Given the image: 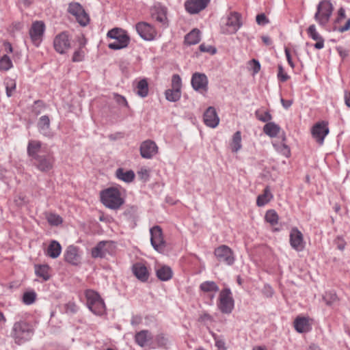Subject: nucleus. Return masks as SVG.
Here are the masks:
<instances>
[{"label": "nucleus", "mask_w": 350, "mask_h": 350, "mask_svg": "<svg viewBox=\"0 0 350 350\" xmlns=\"http://www.w3.org/2000/svg\"><path fill=\"white\" fill-rule=\"evenodd\" d=\"M215 347L217 350H226L225 342L222 339L215 338Z\"/></svg>", "instance_id": "60"}, {"label": "nucleus", "mask_w": 350, "mask_h": 350, "mask_svg": "<svg viewBox=\"0 0 350 350\" xmlns=\"http://www.w3.org/2000/svg\"><path fill=\"white\" fill-rule=\"evenodd\" d=\"M84 56H85L84 51L81 49H79L77 50L76 51H75L72 58V60L74 62H81L83 60Z\"/></svg>", "instance_id": "48"}, {"label": "nucleus", "mask_w": 350, "mask_h": 350, "mask_svg": "<svg viewBox=\"0 0 350 350\" xmlns=\"http://www.w3.org/2000/svg\"><path fill=\"white\" fill-rule=\"evenodd\" d=\"M285 55H286V59H287V61L289 64V65L291 66V67H293V63L292 62V59H291V54H290V51L288 50V48H285Z\"/></svg>", "instance_id": "62"}, {"label": "nucleus", "mask_w": 350, "mask_h": 350, "mask_svg": "<svg viewBox=\"0 0 350 350\" xmlns=\"http://www.w3.org/2000/svg\"><path fill=\"white\" fill-rule=\"evenodd\" d=\"M139 150L140 153H157L158 147L154 141L148 139L142 143Z\"/></svg>", "instance_id": "34"}, {"label": "nucleus", "mask_w": 350, "mask_h": 350, "mask_svg": "<svg viewBox=\"0 0 350 350\" xmlns=\"http://www.w3.org/2000/svg\"><path fill=\"white\" fill-rule=\"evenodd\" d=\"M45 25L42 21H36L32 24L29 30V35L35 45L38 46L41 41Z\"/></svg>", "instance_id": "17"}, {"label": "nucleus", "mask_w": 350, "mask_h": 350, "mask_svg": "<svg viewBox=\"0 0 350 350\" xmlns=\"http://www.w3.org/2000/svg\"><path fill=\"white\" fill-rule=\"evenodd\" d=\"M256 23L260 25H265L269 23V20L265 14H260L256 16Z\"/></svg>", "instance_id": "55"}, {"label": "nucleus", "mask_w": 350, "mask_h": 350, "mask_svg": "<svg viewBox=\"0 0 350 350\" xmlns=\"http://www.w3.org/2000/svg\"><path fill=\"white\" fill-rule=\"evenodd\" d=\"M204 122L205 124L211 128H215L219 122V118L216 110L213 107H209L204 113Z\"/></svg>", "instance_id": "19"}, {"label": "nucleus", "mask_w": 350, "mask_h": 350, "mask_svg": "<svg viewBox=\"0 0 350 350\" xmlns=\"http://www.w3.org/2000/svg\"><path fill=\"white\" fill-rule=\"evenodd\" d=\"M138 176L141 180H143L144 181H146L148 180L149 177V173L148 171L146 169H141L138 172Z\"/></svg>", "instance_id": "58"}, {"label": "nucleus", "mask_w": 350, "mask_h": 350, "mask_svg": "<svg viewBox=\"0 0 350 350\" xmlns=\"http://www.w3.org/2000/svg\"><path fill=\"white\" fill-rule=\"evenodd\" d=\"M38 127L40 133L46 137L52 136V133L50 129V120L49 116H41L38 122Z\"/></svg>", "instance_id": "27"}, {"label": "nucleus", "mask_w": 350, "mask_h": 350, "mask_svg": "<svg viewBox=\"0 0 350 350\" xmlns=\"http://www.w3.org/2000/svg\"><path fill=\"white\" fill-rule=\"evenodd\" d=\"M200 50L202 52H208L211 54H215L216 53V49L214 46L211 45H205L204 44H202L200 45Z\"/></svg>", "instance_id": "53"}, {"label": "nucleus", "mask_w": 350, "mask_h": 350, "mask_svg": "<svg viewBox=\"0 0 350 350\" xmlns=\"http://www.w3.org/2000/svg\"><path fill=\"white\" fill-rule=\"evenodd\" d=\"M230 146L232 152H237L241 149V135L240 131H237L234 133Z\"/></svg>", "instance_id": "38"}, {"label": "nucleus", "mask_w": 350, "mask_h": 350, "mask_svg": "<svg viewBox=\"0 0 350 350\" xmlns=\"http://www.w3.org/2000/svg\"><path fill=\"white\" fill-rule=\"evenodd\" d=\"M116 176L124 183H130L134 180L135 174L131 170H126L122 167H119L116 171Z\"/></svg>", "instance_id": "26"}, {"label": "nucleus", "mask_w": 350, "mask_h": 350, "mask_svg": "<svg viewBox=\"0 0 350 350\" xmlns=\"http://www.w3.org/2000/svg\"><path fill=\"white\" fill-rule=\"evenodd\" d=\"M13 66L12 60L7 55H3L0 59V70L8 71Z\"/></svg>", "instance_id": "40"}, {"label": "nucleus", "mask_w": 350, "mask_h": 350, "mask_svg": "<svg viewBox=\"0 0 350 350\" xmlns=\"http://www.w3.org/2000/svg\"><path fill=\"white\" fill-rule=\"evenodd\" d=\"M334 6L329 0H323L317 6L314 18L321 25H326L332 14Z\"/></svg>", "instance_id": "6"}, {"label": "nucleus", "mask_w": 350, "mask_h": 350, "mask_svg": "<svg viewBox=\"0 0 350 350\" xmlns=\"http://www.w3.org/2000/svg\"><path fill=\"white\" fill-rule=\"evenodd\" d=\"M107 36L114 41L108 44V47L113 50H119L126 47L130 38L126 32L120 28H113L107 33Z\"/></svg>", "instance_id": "3"}, {"label": "nucleus", "mask_w": 350, "mask_h": 350, "mask_svg": "<svg viewBox=\"0 0 350 350\" xmlns=\"http://www.w3.org/2000/svg\"><path fill=\"white\" fill-rule=\"evenodd\" d=\"M135 29L139 36L145 40H152L157 36L154 28L146 22L137 23Z\"/></svg>", "instance_id": "12"}, {"label": "nucleus", "mask_w": 350, "mask_h": 350, "mask_svg": "<svg viewBox=\"0 0 350 350\" xmlns=\"http://www.w3.org/2000/svg\"><path fill=\"white\" fill-rule=\"evenodd\" d=\"M327 123L321 121L315 124L311 129V135L312 138L319 144L323 143L325 136L329 133Z\"/></svg>", "instance_id": "11"}, {"label": "nucleus", "mask_w": 350, "mask_h": 350, "mask_svg": "<svg viewBox=\"0 0 350 350\" xmlns=\"http://www.w3.org/2000/svg\"><path fill=\"white\" fill-rule=\"evenodd\" d=\"M181 85L182 81L180 76L177 74L174 75L172 78V88L180 91Z\"/></svg>", "instance_id": "47"}, {"label": "nucleus", "mask_w": 350, "mask_h": 350, "mask_svg": "<svg viewBox=\"0 0 350 350\" xmlns=\"http://www.w3.org/2000/svg\"><path fill=\"white\" fill-rule=\"evenodd\" d=\"M345 245H346V243H345V241L343 240L340 239H338V243H337L338 249L342 251L345 247Z\"/></svg>", "instance_id": "64"}, {"label": "nucleus", "mask_w": 350, "mask_h": 350, "mask_svg": "<svg viewBox=\"0 0 350 350\" xmlns=\"http://www.w3.org/2000/svg\"><path fill=\"white\" fill-rule=\"evenodd\" d=\"M323 299L328 306H331L338 301V297L334 291L325 292L323 296Z\"/></svg>", "instance_id": "41"}, {"label": "nucleus", "mask_w": 350, "mask_h": 350, "mask_svg": "<svg viewBox=\"0 0 350 350\" xmlns=\"http://www.w3.org/2000/svg\"><path fill=\"white\" fill-rule=\"evenodd\" d=\"M151 340L152 335L148 330H142L135 336V342L142 347L147 346Z\"/></svg>", "instance_id": "25"}, {"label": "nucleus", "mask_w": 350, "mask_h": 350, "mask_svg": "<svg viewBox=\"0 0 350 350\" xmlns=\"http://www.w3.org/2000/svg\"><path fill=\"white\" fill-rule=\"evenodd\" d=\"M62 252V246L57 241H52L46 252L47 256L52 258H57Z\"/></svg>", "instance_id": "31"}, {"label": "nucleus", "mask_w": 350, "mask_h": 350, "mask_svg": "<svg viewBox=\"0 0 350 350\" xmlns=\"http://www.w3.org/2000/svg\"><path fill=\"white\" fill-rule=\"evenodd\" d=\"M217 307L222 313H231L234 308V299L230 288H226L221 291Z\"/></svg>", "instance_id": "7"}, {"label": "nucleus", "mask_w": 350, "mask_h": 350, "mask_svg": "<svg viewBox=\"0 0 350 350\" xmlns=\"http://www.w3.org/2000/svg\"><path fill=\"white\" fill-rule=\"evenodd\" d=\"M51 268L48 265H35L36 275L42 278L43 281H47L51 278Z\"/></svg>", "instance_id": "29"}, {"label": "nucleus", "mask_w": 350, "mask_h": 350, "mask_svg": "<svg viewBox=\"0 0 350 350\" xmlns=\"http://www.w3.org/2000/svg\"><path fill=\"white\" fill-rule=\"evenodd\" d=\"M150 243L153 248L160 253L163 252L166 245L161 228L154 226L150 229Z\"/></svg>", "instance_id": "8"}, {"label": "nucleus", "mask_w": 350, "mask_h": 350, "mask_svg": "<svg viewBox=\"0 0 350 350\" xmlns=\"http://www.w3.org/2000/svg\"><path fill=\"white\" fill-rule=\"evenodd\" d=\"M191 83L196 91L204 92L208 90V78L203 73L195 72L193 74Z\"/></svg>", "instance_id": "15"}, {"label": "nucleus", "mask_w": 350, "mask_h": 350, "mask_svg": "<svg viewBox=\"0 0 350 350\" xmlns=\"http://www.w3.org/2000/svg\"><path fill=\"white\" fill-rule=\"evenodd\" d=\"M68 12L75 17L77 22L81 26H86L89 23V16L80 3L76 2L70 3L68 8Z\"/></svg>", "instance_id": "9"}, {"label": "nucleus", "mask_w": 350, "mask_h": 350, "mask_svg": "<svg viewBox=\"0 0 350 350\" xmlns=\"http://www.w3.org/2000/svg\"><path fill=\"white\" fill-rule=\"evenodd\" d=\"M294 328L299 333H303L306 328V317H297L294 321Z\"/></svg>", "instance_id": "37"}, {"label": "nucleus", "mask_w": 350, "mask_h": 350, "mask_svg": "<svg viewBox=\"0 0 350 350\" xmlns=\"http://www.w3.org/2000/svg\"><path fill=\"white\" fill-rule=\"evenodd\" d=\"M157 278L161 281H167L172 278V269L166 265L161 266L156 270Z\"/></svg>", "instance_id": "30"}, {"label": "nucleus", "mask_w": 350, "mask_h": 350, "mask_svg": "<svg viewBox=\"0 0 350 350\" xmlns=\"http://www.w3.org/2000/svg\"><path fill=\"white\" fill-rule=\"evenodd\" d=\"M152 17L162 26L167 25V8L161 5L154 6L152 11Z\"/></svg>", "instance_id": "22"}, {"label": "nucleus", "mask_w": 350, "mask_h": 350, "mask_svg": "<svg viewBox=\"0 0 350 350\" xmlns=\"http://www.w3.org/2000/svg\"><path fill=\"white\" fill-rule=\"evenodd\" d=\"M255 116L258 120L262 122L268 123L270 122V121L272 120V116L269 111L262 112L259 110H257L255 112Z\"/></svg>", "instance_id": "43"}, {"label": "nucleus", "mask_w": 350, "mask_h": 350, "mask_svg": "<svg viewBox=\"0 0 350 350\" xmlns=\"http://www.w3.org/2000/svg\"><path fill=\"white\" fill-rule=\"evenodd\" d=\"M31 161L40 171H47L52 167V160L44 154H30Z\"/></svg>", "instance_id": "18"}, {"label": "nucleus", "mask_w": 350, "mask_h": 350, "mask_svg": "<svg viewBox=\"0 0 350 350\" xmlns=\"http://www.w3.org/2000/svg\"><path fill=\"white\" fill-rule=\"evenodd\" d=\"M241 18V14L238 12H230L221 25V33L224 34L235 33L242 25Z\"/></svg>", "instance_id": "5"}, {"label": "nucleus", "mask_w": 350, "mask_h": 350, "mask_svg": "<svg viewBox=\"0 0 350 350\" xmlns=\"http://www.w3.org/2000/svg\"><path fill=\"white\" fill-rule=\"evenodd\" d=\"M250 64L252 70H253V75H256L260 71V64L258 60H256L255 59H252L250 62Z\"/></svg>", "instance_id": "51"}, {"label": "nucleus", "mask_w": 350, "mask_h": 350, "mask_svg": "<svg viewBox=\"0 0 350 350\" xmlns=\"http://www.w3.org/2000/svg\"><path fill=\"white\" fill-rule=\"evenodd\" d=\"M290 243L292 247L297 251L304 248L303 235L297 228H293L291 231Z\"/></svg>", "instance_id": "23"}, {"label": "nucleus", "mask_w": 350, "mask_h": 350, "mask_svg": "<svg viewBox=\"0 0 350 350\" xmlns=\"http://www.w3.org/2000/svg\"><path fill=\"white\" fill-rule=\"evenodd\" d=\"M280 131L279 125L273 122L267 123L263 127V132L270 137H274L278 135Z\"/></svg>", "instance_id": "35"}, {"label": "nucleus", "mask_w": 350, "mask_h": 350, "mask_svg": "<svg viewBox=\"0 0 350 350\" xmlns=\"http://www.w3.org/2000/svg\"><path fill=\"white\" fill-rule=\"evenodd\" d=\"M273 194L271 192L269 187H266L263 191V193L259 195L256 199V204L258 206H263L269 202L273 198Z\"/></svg>", "instance_id": "32"}, {"label": "nucleus", "mask_w": 350, "mask_h": 350, "mask_svg": "<svg viewBox=\"0 0 350 350\" xmlns=\"http://www.w3.org/2000/svg\"><path fill=\"white\" fill-rule=\"evenodd\" d=\"M6 94L8 97L12 95L13 92L16 90V84L14 79L8 78L5 81Z\"/></svg>", "instance_id": "44"}, {"label": "nucleus", "mask_w": 350, "mask_h": 350, "mask_svg": "<svg viewBox=\"0 0 350 350\" xmlns=\"http://www.w3.org/2000/svg\"><path fill=\"white\" fill-rule=\"evenodd\" d=\"M276 150L278 151H281L283 153H289L290 152L289 147L285 144H282L281 147L280 148H277Z\"/></svg>", "instance_id": "63"}, {"label": "nucleus", "mask_w": 350, "mask_h": 350, "mask_svg": "<svg viewBox=\"0 0 350 350\" xmlns=\"http://www.w3.org/2000/svg\"><path fill=\"white\" fill-rule=\"evenodd\" d=\"M265 219L271 225L273 226L278 223V215L273 210H269L265 214Z\"/></svg>", "instance_id": "42"}, {"label": "nucleus", "mask_w": 350, "mask_h": 350, "mask_svg": "<svg viewBox=\"0 0 350 350\" xmlns=\"http://www.w3.org/2000/svg\"><path fill=\"white\" fill-rule=\"evenodd\" d=\"M113 243L110 241H100L92 250L93 258H105L113 250Z\"/></svg>", "instance_id": "14"}, {"label": "nucleus", "mask_w": 350, "mask_h": 350, "mask_svg": "<svg viewBox=\"0 0 350 350\" xmlns=\"http://www.w3.org/2000/svg\"><path fill=\"white\" fill-rule=\"evenodd\" d=\"M308 34L312 40L316 41V43L311 44L314 49L319 50L324 47L325 40L319 32H317L314 25H310L308 28Z\"/></svg>", "instance_id": "24"}, {"label": "nucleus", "mask_w": 350, "mask_h": 350, "mask_svg": "<svg viewBox=\"0 0 350 350\" xmlns=\"http://www.w3.org/2000/svg\"><path fill=\"white\" fill-rule=\"evenodd\" d=\"M114 99L116 102L120 106L127 107L128 103L125 98V97L119 95L118 94H114Z\"/></svg>", "instance_id": "52"}, {"label": "nucleus", "mask_w": 350, "mask_h": 350, "mask_svg": "<svg viewBox=\"0 0 350 350\" xmlns=\"http://www.w3.org/2000/svg\"><path fill=\"white\" fill-rule=\"evenodd\" d=\"M214 254L219 262L232 265L234 262L233 252L227 245H223L215 250Z\"/></svg>", "instance_id": "10"}, {"label": "nucleus", "mask_w": 350, "mask_h": 350, "mask_svg": "<svg viewBox=\"0 0 350 350\" xmlns=\"http://www.w3.org/2000/svg\"><path fill=\"white\" fill-rule=\"evenodd\" d=\"M64 258L66 262L74 265H78L81 260L79 248L74 245L68 246L65 252Z\"/></svg>", "instance_id": "20"}, {"label": "nucleus", "mask_w": 350, "mask_h": 350, "mask_svg": "<svg viewBox=\"0 0 350 350\" xmlns=\"http://www.w3.org/2000/svg\"><path fill=\"white\" fill-rule=\"evenodd\" d=\"M346 17L345 10L343 8H340L338 11V16L334 20L335 25L338 23H341V21L345 19Z\"/></svg>", "instance_id": "54"}, {"label": "nucleus", "mask_w": 350, "mask_h": 350, "mask_svg": "<svg viewBox=\"0 0 350 350\" xmlns=\"http://www.w3.org/2000/svg\"><path fill=\"white\" fill-rule=\"evenodd\" d=\"M134 275L141 282H145L148 280L149 271L146 265L142 262H136L132 267Z\"/></svg>", "instance_id": "21"}, {"label": "nucleus", "mask_w": 350, "mask_h": 350, "mask_svg": "<svg viewBox=\"0 0 350 350\" xmlns=\"http://www.w3.org/2000/svg\"><path fill=\"white\" fill-rule=\"evenodd\" d=\"M165 98L170 102L178 101L181 97V92L176 89H169L165 92Z\"/></svg>", "instance_id": "39"}, {"label": "nucleus", "mask_w": 350, "mask_h": 350, "mask_svg": "<svg viewBox=\"0 0 350 350\" xmlns=\"http://www.w3.org/2000/svg\"><path fill=\"white\" fill-rule=\"evenodd\" d=\"M14 202L18 206H21L25 204V197L23 195L18 194L14 197Z\"/></svg>", "instance_id": "56"}, {"label": "nucleus", "mask_w": 350, "mask_h": 350, "mask_svg": "<svg viewBox=\"0 0 350 350\" xmlns=\"http://www.w3.org/2000/svg\"><path fill=\"white\" fill-rule=\"evenodd\" d=\"M135 92L142 98H145L148 96V83L146 79H141L136 83Z\"/></svg>", "instance_id": "33"}, {"label": "nucleus", "mask_w": 350, "mask_h": 350, "mask_svg": "<svg viewBox=\"0 0 350 350\" xmlns=\"http://www.w3.org/2000/svg\"><path fill=\"white\" fill-rule=\"evenodd\" d=\"M48 221L54 226H57L62 222V219L57 215L51 214L48 217Z\"/></svg>", "instance_id": "49"}, {"label": "nucleus", "mask_w": 350, "mask_h": 350, "mask_svg": "<svg viewBox=\"0 0 350 350\" xmlns=\"http://www.w3.org/2000/svg\"><path fill=\"white\" fill-rule=\"evenodd\" d=\"M336 51H338L339 55L340 56V57L342 59H344L345 58H346L349 55V51L347 50V49H345L342 46H337L336 47Z\"/></svg>", "instance_id": "59"}, {"label": "nucleus", "mask_w": 350, "mask_h": 350, "mask_svg": "<svg viewBox=\"0 0 350 350\" xmlns=\"http://www.w3.org/2000/svg\"><path fill=\"white\" fill-rule=\"evenodd\" d=\"M156 340L159 346L165 345L167 342V340L162 334L157 336Z\"/></svg>", "instance_id": "61"}, {"label": "nucleus", "mask_w": 350, "mask_h": 350, "mask_svg": "<svg viewBox=\"0 0 350 350\" xmlns=\"http://www.w3.org/2000/svg\"><path fill=\"white\" fill-rule=\"evenodd\" d=\"M278 77L282 82L287 81L289 78L288 75L284 72L282 65H278Z\"/></svg>", "instance_id": "50"}, {"label": "nucleus", "mask_w": 350, "mask_h": 350, "mask_svg": "<svg viewBox=\"0 0 350 350\" xmlns=\"http://www.w3.org/2000/svg\"><path fill=\"white\" fill-rule=\"evenodd\" d=\"M85 295L88 308L96 315L103 314L105 311V305L100 295L90 289L85 291Z\"/></svg>", "instance_id": "4"}, {"label": "nucleus", "mask_w": 350, "mask_h": 350, "mask_svg": "<svg viewBox=\"0 0 350 350\" xmlns=\"http://www.w3.org/2000/svg\"><path fill=\"white\" fill-rule=\"evenodd\" d=\"M33 333V329L27 322L19 321L14 323L11 331V336L16 343L21 345L29 340Z\"/></svg>", "instance_id": "2"}, {"label": "nucleus", "mask_w": 350, "mask_h": 350, "mask_svg": "<svg viewBox=\"0 0 350 350\" xmlns=\"http://www.w3.org/2000/svg\"><path fill=\"white\" fill-rule=\"evenodd\" d=\"M350 29V18H349L344 26L337 27L336 26L334 27V30H338L339 32H345L348 31Z\"/></svg>", "instance_id": "57"}, {"label": "nucleus", "mask_w": 350, "mask_h": 350, "mask_svg": "<svg viewBox=\"0 0 350 350\" xmlns=\"http://www.w3.org/2000/svg\"><path fill=\"white\" fill-rule=\"evenodd\" d=\"M102 203L107 208L116 210L124 202L119 189L114 187L107 188L100 192Z\"/></svg>", "instance_id": "1"}, {"label": "nucleus", "mask_w": 350, "mask_h": 350, "mask_svg": "<svg viewBox=\"0 0 350 350\" xmlns=\"http://www.w3.org/2000/svg\"><path fill=\"white\" fill-rule=\"evenodd\" d=\"M201 291L205 293H210L211 299L215 297V293L219 290L217 284L213 281H205L200 285Z\"/></svg>", "instance_id": "28"}, {"label": "nucleus", "mask_w": 350, "mask_h": 350, "mask_svg": "<svg viewBox=\"0 0 350 350\" xmlns=\"http://www.w3.org/2000/svg\"><path fill=\"white\" fill-rule=\"evenodd\" d=\"M55 50L64 54L70 48V41L68 34L66 32H62L57 35L53 41Z\"/></svg>", "instance_id": "13"}, {"label": "nucleus", "mask_w": 350, "mask_h": 350, "mask_svg": "<svg viewBox=\"0 0 350 350\" xmlns=\"http://www.w3.org/2000/svg\"><path fill=\"white\" fill-rule=\"evenodd\" d=\"M211 0H187L185 3V8L187 12L191 14L199 13L206 8Z\"/></svg>", "instance_id": "16"}, {"label": "nucleus", "mask_w": 350, "mask_h": 350, "mask_svg": "<svg viewBox=\"0 0 350 350\" xmlns=\"http://www.w3.org/2000/svg\"><path fill=\"white\" fill-rule=\"evenodd\" d=\"M41 142L36 140H31L27 146V153H36L40 150Z\"/></svg>", "instance_id": "45"}, {"label": "nucleus", "mask_w": 350, "mask_h": 350, "mask_svg": "<svg viewBox=\"0 0 350 350\" xmlns=\"http://www.w3.org/2000/svg\"><path fill=\"white\" fill-rule=\"evenodd\" d=\"M36 298V293L34 291L26 292L23 294V301L27 305L32 304Z\"/></svg>", "instance_id": "46"}, {"label": "nucleus", "mask_w": 350, "mask_h": 350, "mask_svg": "<svg viewBox=\"0 0 350 350\" xmlns=\"http://www.w3.org/2000/svg\"><path fill=\"white\" fill-rule=\"evenodd\" d=\"M200 40V31L198 29H193L185 37V42L189 45L196 44Z\"/></svg>", "instance_id": "36"}]
</instances>
